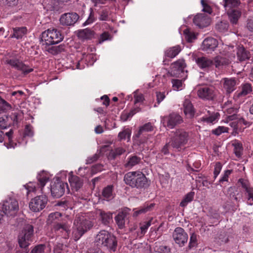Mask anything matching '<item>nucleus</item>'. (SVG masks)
I'll return each mask as SVG.
<instances>
[{
  "label": "nucleus",
  "instance_id": "f257e3e1",
  "mask_svg": "<svg viewBox=\"0 0 253 253\" xmlns=\"http://www.w3.org/2000/svg\"><path fill=\"white\" fill-rule=\"evenodd\" d=\"M94 243L98 247L106 248L113 252L116 251L118 245L116 237L105 230L101 231L96 236Z\"/></svg>",
  "mask_w": 253,
  "mask_h": 253
},
{
  "label": "nucleus",
  "instance_id": "f03ea898",
  "mask_svg": "<svg viewBox=\"0 0 253 253\" xmlns=\"http://www.w3.org/2000/svg\"><path fill=\"white\" fill-rule=\"evenodd\" d=\"M125 183L132 187L143 188L147 184L145 175L139 171H130L126 173L124 176Z\"/></svg>",
  "mask_w": 253,
  "mask_h": 253
},
{
  "label": "nucleus",
  "instance_id": "7ed1b4c3",
  "mask_svg": "<svg viewBox=\"0 0 253 253\" xmlns=\"http://www.w3.org/2000/svg\"><path fill=\"white\" fill-rule=\"evenodd\" d=\"M41 39L43 45H51L60 42L63 39V36L57 29L50 28L42 33Z\"/></svg>",
  "mask_w": 253,
  "mask_h": 253
},
{
  "label": "nucleus",
  "instance_id": "20e7f679",
  "mask_svg": "<svg viewBox=\"0 0 253 253\" xmlns=\"http://www.w3.org/2000/svg\"><path fill=\"white\" fill-rule=\"evenodd\" d=\"M34 227L32 225L27 224L23 228L22 232L18 237V243L21 249L16 252V253H28L27 249L29 245V241L33 235Z\"/></svg>",
  "mask_w": 253,
  "mask_h": 253
},
{
  "label": "nucleus",
  "instance_id": "39448f33",
  "mask_svg": "<svg viewBox=\"0 0 253 253\" xmlns=\"http://www.w3.org/2000/svg\"><path fill=\"white\" fill-rule=\"evenodd\" d=\"M2 211L5 215L13 217L16 215L19 207L18 201L14 198H8L0 203Z\"/></svg>",
  "mask_w": 253,
  "mask_h": 253
},
{
  "label": "nucleus",
  "instance_id": "423d86ee",
  "mask_svg": "<svg viewBox=\"0 0 253 253\" xmlns=\"http://www.w3.org/2000/svg\"><path fill=\"white\" fill-rule=\"evenodd\" d=\"M66 190L68 193L69 192L67 183L63 182L59 177H57L56 180L51 184V194L55 198L62 197L64 194Z\"/></svg>",
  "mask_w": 253,
  "mask_h": 253
},
{
  "label": "nucleus",
  "instance_id": "0eeeda50",
  "mask_svg": "<svg viewBox=\"0 0 253 253\" xmlns=\"http://www.w3.org/2000/svg\"><path fill=\"white\" fill-rule=\"evenodd\" d=\"M189 138V134L184 129H177L171 139V145L177 149L186 144Z\"/></svg>",
  "mask_w": 253,
  "mask_h": 253
},
{
  "label": "nucleus",
  "instance_id": "6e6552de",
  "mask_svg": "<svg viewBox=\"0 0 253 253\" xmlns=\"http://www.w3.org/2000/svg\"><path fill=\"white\" fill-rule=\"evenodd\" d=\"M47 202L48 198L45 195L38 196L31 200L29 208L32 211L38 212L45 207Z\"/></svg>",
  "mask_w": 253,
  "mask_h": 253
},
{
  "label": "nucleus",
  "instance_id": "1a4fd4ad",
  "mask_svg": "<svg viewBox=\"0 0 253 253\" xmlns=\"http://www.w3.org/2000/svg\"><path fill=\"white\" fill-rule=\"evenodd\" d=\"M181 117L175 113L161 117V123L169 128H173L175 126L182 122Z\"/></svg>",
  "mask_w": 253,
  "mask_h": 253
},
{
  "label": "nucleus",
  "instance_id": "9d476101",
  "mask_svg": "<svg viewBox=\"0 0 253 253\" xmlns=\"http://www.w3.org/2000/svg\"><path fill=\"white\" fill-rule=\"evenodd\" d=\"M5 63L11 67L21 71L24 74H27L33 71V69L24 64L16 59H7Z\"/></svg>",
  "mask_w": 253,
  "mask_h": 253
},
{
  "label": "nucleus",
  "instance_id": "9b49d317",
  "mask_svg": "<svg viewBox=\"0 0 253 253\" xmlns=\"http://www.w3.org/2000/svg\"><path fill=\"white\" fill-rule=\"evenodd\" d=\"M76 229L74 231L75 241H78L84 234L93 226L91 222H77Z\"/></svg>",
  "mask_w": 253,
  "mask_h": 253
},
{
  "label": "nucleus",
  "instance_id": "f8f14e48",
  "mask_svg": "<svg viewBox=\"0 0 253 253\" xmlns=\"http://www.w3.org/2000/svg\"><path fill=\"white\" fill-rule=\"evenodd\" d=\"M172 237L175 242L180 247H183L187 243L188 235L181 227H177L175 229Z\"/></svg>",
  "mask_w": 253,
  "mask_h": 253
},
{
  "label": "nucleus",
  "instance_id": "ddd939ff",
  "mask_svg": "<svg viewBox=\"0 0 253 253\" xmlns=\"http://www.w3.org/2000/svg\"><path fill=\"white\" fill-rule=\"evenodd\" d=\"M79 18V15L76 13H66L61 16L60 22L62 25L72 26L76 23Z\"/></svg>",
  "mask_w": 253,
  "mask_h": 253
},
{
  "label": "nucleus",
  "instance_id": "4468645a",
  "mask_svg": "<svg viewBox=\"0 0 253 253\" xmlns=\"http://www.w3.org/2000/svg\"><path fill=\"white\" fill-rule=\"evenodd\" d=\"M198 95L204 99L212 100L215 96V91L212 87H204L199 89Z\"/></svg>",
  "mask_w": 253,
  "mask_h": 253
},
{
  "label": "nucleus",
  "instance_id": "2eb2a0df",
  "mask_svg": "<svg viewBox=\"0 0 253 253\" xmlns=\"http://www.w3.org/2000/svg\"><path fill=\"white\" fill-rule=\"evenodd\" d=\"M218 45V42L213 38L205 39L202 42L201 48L208 52L213 51Z\"/></svg>",
  "mask_w": 253,
  "mask_h": 253
},
{
  "label": "nucleus",
  "instance_id": "dca6fc26",
  "mask_svg": "<svg viewBox=\"0 0 253 253\" xmlns=\"http://www.w3.org/2000/svg\"><path fill=\"white\" fill-rule=\"evenodd\" d=\"M194 23L200 28L207 27L210 24L211 19L205 14H197L193 19Z\"/></svg>",
  "mask_w": 253,
  "mask_h": 253
},
{
  "label": "nucleus",
  "instance_id": "f3484780",
  "mask_svg": "<svg viewBox=\"0 0 253 253\" xmlns=\"http://www.w3.org/2000/svg\"><path fill=\"white\" fill-rule=\"evenodd\" d=\"M72 173V171L70 173V175L68 179L69 182L72 190L77 191L82 187L83 181L78 176L73 175Z\"/></svg>",
  "mask_w": 253,
  "mask_h": 253
},
{
  "label": "nucleus",
  "instance_id": "a211bd4d",
  "mask_svg": "<svg viewBox=\"0 0 253 253\" xmlns=\"http://www.w3.org/2000/svg\"><path fill=\"white\" fill-rule=\"evenodd\" d=\"M183 112L188 118H192L195 114V110L192 104L188 99H185L183 103Z\"/></svg>",
  "mask_w": 253,
  "mask_h": 253
},
{
  "label": "nucleus",
  "instance_id": "6ab92c4d",
  "mask_svg": "<svg viewBox=\"0 0 253 253\" xmlns=\"http://www.w3.org/2000/svg\"><path fill=\"white\" fill-rule=\"evenodd\" d=\"M196 63L198 67L202 69H209L213 65V60L206 57L197 58L196 59Z\"/></svg>",
  "mask_w": 253,
  "mask_h": 253
},
{
  "label": "nucleus",
  "instance_id": "aec40b11",
  "mask_svg": "<svg viewBox=\"0 0 253 253\" xmlns=\"http://www.w3.org/2000/svg\"><path fill=\"white\" fill-rule=\"evenodd\" d=\"M236 81L234 79H224L223 88L226 90V92L230 93L233 91L235 89Z\"/></svg>",
  "mask_w": 253,
  "mask_h": 253
},
{
  "label": "nucleus",
  "instance_id": "412c9836",
  "mask_svg": "<svg viewBox=\"0 0 253 253\" xmlns=\"http://www.w3.org/2000/svg\"><path fill=\"white\" fill-rule=\"evenodd\" d=\"M219 114L217 112L209 114V116H205L201 118V121L208 124H213L219 119Z\"/></svg>",
  "mask_w": 253,
  "mask_h": 253
},
{
  "label": "nucleus",
  "instance_id": "4be33fe9",
  "mask_svg": "<svg viewBox=\"0 0 253 253\" xmlns=\"http://www.w3.org/2000/svg\"><path fill=\"white\" fill-rule=\"evenodd\" d=\"M227 14L230 22L233 24H236L241 17V12L238 10L231 9V10H228Z\"/></svg>",
  "mask_w": 253,
  "mask_h": 253
},
{
  "label": "nucleus",
  "instance_id": "5701e85b",
  "mask_svg": "<svg viewBox=\"0 0 253 253\" xmlns=\"http://www.w3.org/2000/svg\"><path fill=\"white\" fill-rule=\"evenodd\" d=\"M49 173L44 171H42L38 174L37 178L42 188L45 186L47 182L49 180ZM42 191L43 193L42 189Z\"/></svg>",
  "mask_w": 253,
  "mask_h": 253
},
{
  "label": "nucleus",
  "instance_id": "b1692460",
  "mask_svg": "<svg viewBox=\"0 0 253 253\" xmlns=\"http://www.w3.org/2000/svg\"><path fill=\"white\" fill-rule=\"evenodd\" d=\"M96 214L102 221H108L113 219V213L110 211L105 212L101 210H97L96 211Z\"/></svg>",
  "mask_w": 253,
  "mask_h": 253
},
{
  "label": "nucleus",
  "instance_id": "393cba45",
  "mask_svg": "<svg viewBox=\"0 0 253 253\" xmlns=\"http://www.w3.org/2000/svg\"><path fill=\"white\" fill-rule=\"evenodd\" d=\"M181 50V49L179 45L174 46L166 50L165 55L168 57L172 58L178 55Z\"/></svg>",
  "mask_w": 253,
  "mask_h": 253
},
{
  "label": "nucleus",
  "instance_id": "a878e982",
  "mask_svg": "<svg viewBox=\"0 0 253 253\" xmlns=\"http://www.w3.org/2000/svg\"><path fill=\"white\" fill-rule=\"evenodd\" d=\"M130 211V210L128 208H125L119 211L115 217L116 221H122L127 220Z\"/></svg>",
  "mask_w": 253,
  "mask_h": 253
},
{
  "label": "nucleus",
  "instance_id": "bb28decb",
  "mask_svg": "<svg viewBox=\"0 0 253 253\" xmlns=\"http://www.w3.org/2000/svg\"><path fill=\"white\" fill-rule=\"evenodd\" d=\"M222 122L229 124V125L234 129H237L238 126V120L236 116L229 115L223 120Z\"/></svg>",
  "mask_w": 253,
  "mask_h": 253
},
{
  "label": "nucleus",
  "instance_id": "cd10ccee",
  "mask_svg": "<svg viewBox=\"0 0 253 253\" xmlns=\"http://www.w3.org/2000/svg\"><path fill=\"white\" fill-rule=\"evenodd\" d=\"M13 34L11 36V38H15L17 39L22 38L27 32L26 27H18L13 28Z\"/></svg>",
  "mask_w": 253,
  "mask_h": 253
},
{
  "label": "nucleus",
  "instance_id": "c85d7f7f",
  "mask_svg": "<svg viewBox=\"0 0 253 253\" xmlns=\"http://www.w3.org/2000/svg\"><path fill=\"white\" fill-rule=\"evenodd\" d=\"M78 36L82 40L90 39L93 36V33L90 30L85 29L79 31Z\"/></svg>",
  "mask_w": 253,
  "mask_h": 253
},
{
  "label": "nucleus",
  "instance_id": "c756f323",
  "mask_svg": "<svg viewBox=\"0 0 253 253\" xmlns=\"http://www.w3.org/2000/svg\"><path fill=\"white\" fill-rule=\"evenodd\" d=\"M102 194L106 200L110 201L114 198L113 194V186L109 185L104 188L102 191Z\"/></svg>",
  "mask_w": 253,
  "mask_h": 253
},
{
  "label": "nucleus",
  "instance_id": "7c9ffc66",
  "mask_svg": "<svg viewBox=\"0 0 253 253\" xmlns=\"http://www.w3.org/2000/svg\"><path fill=\"white\" fill-rule=\"evenodd\" d=\"M140 111L139 108H134L129 112L124 111L121 116V120L124 121H126L127 120L130 119L135 114Z\"/></svg>",
  "mask_w": 253,
  "mask_h": 253
},
{
  "label": "nucleus",
  "instance_id": "2f4dec72",
  "mask_svg": "<svg viewBox=\"0 0 253 253\" xmlns=\"http://www.w3.org/2000/svg\"><path fill=\"white\" fill-rule=\"evenodd\" d=\"M194 196L195 193L194 192L191 191L188 193L180 202V206L182 207H186L189 203L193 201Z\"/></svg>",
  "mask_w": 253,
  "mask_h": 253
},
{
  "label": "nucleus",
  "instance_id": "473e14b6",
  "mask_svg": "<svg viewBox=\"0 0 253 253\" xmlns=\"http://www.w3.org/2000/svg\"><path fill=\"white\" fill-rule=\"evenodd\" d=\"M237 57L240 61H244L249 58V55L243 46H239L237 51Z\"/></svg>",
  "mask_w": 253,
  "mask_h": 253
},
{
  "label": "nucleus",
  "instance_id": "72a5a7b5",
  "mask_svg": "<svg viewBox=\"0 0 253 253\" xmlns=\"http://www.w3.org/2000/svg\"><path fill=\"white\" fill-rule=\"evenodd\" d=\"M182 80L173 79L171 80L172 87L173 89L176 91L181 90L184 87Z\"/></svg>",
  "mask_w": 253,
  "mask_h": 253
},
{
  "label": "nucleus",
  "instance_id": "f704fd0d",
  "mask_svg": "<svg viewBox=\"0 0 253 253\" xmlns=\"http://www.w3.org/2000/svg\"><path fill=\"white\" fill-rule=\"evenodd\" d=\"M126 150L122 147L116 148L115 150H112L109 154V158L114 159L117 156L123 154Z\"/></svg>",
  "mask_w": 253,
  "mask_h": 253
},
{
  "label": "nucleus",
  "instance_id": "c9c22d12",
  "mask_svg": "<svg viewBox=\"0 0 253 253\" xmlns=\"http://www.w3.org/2000/svg\"><path fill=\"white\" fill-rule=\"evenodd\" d=\"M252 91L251 85L249 84H245L242 86L241 91L238 93V97L245 96Z\"/></svg>",
  "mask_w": 253,
  "mask_h": 253
},
{
  "label": "nucleus",
  "instance_id": "e433bc0d",
  "mask_svg": "<svg viewBox=\"0 0 253 253\" xmlns=\"http://www.w3.org/2000/svg\"><path fill=\"white\" fill-rule=\"evenodd\" d=\"M245 197L248 205H253V187L245 191Z\"/></svg>",
  "mask_w": 253,
  "mask_h": 253
},
{
  "label": "nucleus",
  "instance_id": "4c0bfd02",
  "mask_svg": "<svg viewBox=\"0 0 253 253\" xmlns=\"http://www.w3.org/2000/svg\"><path fill=\"white\" fill-rule=\"evenodd\" d=\"M154 206V204L152 203L149 205L145 206L139 210L135 211L133 213V216H137L138 215L145 213L151 210Z\"/></svg>",
  "mask_w": 253,
  "mask_h": 253
},
{
  "label": "nucleus",
  "instance_id": "58836bf2",
  "mask_svg": "<svg viewBox=\"0 0 253 253\" xmlns=\"http://www.w3.org/2000/svg\"><path fill=\"white\" fill-rule=\"evenodd\" d=\"M183 34L187 41L189 42H192L196 38V35L193 32L186 28L183 31Z\"/></svg>",
  "mask_w": 253,
  "mask_h": 253
},
{
  "label": "nucleus",
  "instance_id": "ea45409f",
  "mask_svg": "<svg viewBox=\"0 0 253 253\" xmlns=\"http://www.w3.org/2000/svg\"><path fill=\"white\" fill-rule=\"evenodd\" d=\"M154 126L151 123H148L139 128L138 135H141L144 132H149L153 130Z\"/></svg>",
  "mask_w": 253,
  "mask_h": 253
},
{
  "label": "nucleus",
  "instance_id": "a19ab883",
  "mask_svg": "<svg viewBox=\"0 0 253 253\" xmlns=\"http://www.w3.org/2000/svg\"><path fill=\"white\" fill-rule=\"evenodd\" d=\"M11 125V122L9 121V117L5 116L0 118V129H4L9 127Z\"/></svg>",
  "mask_w": 253,
  "mask_h": 253
},
{
  "label": "nucleus",
  "instance_id": "79ce46f5",
  "mask_svg": "<svg viewBox=\"0 0 253 253\" xmlns=\"http://www.w3.org/2000/svg\"><path fill=\"white\" fill-rule=\"evenodd\" d=\"M130 135L131 131L129 129L127 128L120 132L118 134V137L120 140H125L126 139L129 140Z\"/></svg>",
  "mask_w": 253,
  "mask_h": 253
},
{
  "label": "nucleus",
  "instance_id": "37998d69",
  "mask_svg": "<svg viewBox=\"0 0 253 253\" xmlns=\"http://www.w3.org/2000/svg\"><path fill=\"white\" fill-rule=\"evenodd\" d=\"M140 159L136 156L130 157L126 164V167L132 168L139 163Z\"/></svg>",
  "mask_w": 253,
  "mask_h": 253
},
{
  "label": "nucleus",
  "instance_id": "c03bdc74",
  "mask_svg": "<svg viewBox=\"0 0 253 253\" xmlns=\"http://www.w3.org/2000/svg\"><path fill=\"white\" fill-rule=\"evenodd\" d=\"M11 106L0 96V110L5 112L10 110Z\"/></svg>",
  "mask_w": 253,
  "mask_h": 253
},
{
  "label": "nucleus",
  "instance_id": "a18cd8bd",
  "mask_svg": "<svg viewBox=\"0 0 253 253\" xmlns=\"http://www.w3.org/2000/svg\"><path fill=\"white\" fill-rule=\"evenodd\" d=\"M62 215L59 212H54L50 213L48 215V221H53L54 220H63L62 218Z\"/></svg>",
  "mask_w": 253,
  "mask_h": 253
},
{
  "label": "nucleus",
  "instance_id": "49530a36",
  "mask_svg": "<svg viewBox=\"0 0 253 253\" xmlns=\"http://www.w3.org/2000/svg\"><path fill=\"white\" fill-rule=\"evenodd\" d=\"M229 128L223 126H219L217 128L212 130V133L217 136L220 135L222 133L228 132Z\"/></svg>",
  "mask_w": 253,
  "mask_h": 253
},
{
  "label": "nucleus",
  "instance_id": "de8ad7c7",
  "mask_svg": "<svg viewBox=\"0 0 253 253\" xmlns=\"http://www.w3.org/2000/svg\"><path fill=\"white\" fill-rule=\"evenodd\" d=\"M55 231H60L61 232L65 231L67 234L70 232L69 227L65 224L58 223L54 227Z\"/></svg>",
  "mask_w": 253,
  "mask_h": 253
},
{
  "label": "nucleus",
  "instance_id": "09e8293b",
  "mask_svg": "<svg viewBox=\"0 0 253 253\" xmlns=\"http://www.w3.org/2000/svg\"><path fill=\"white\" fill-rule=\"evenodd\" d=\"M239 4L238 0H224V6L225 8H232L238 6Z\"/></svg>",
  "mask_w": 253,
  "mask_h": 253
},
{
  "label": "nucleus",
  "instance_id": "8fccbe9b",
  "mask_svg": "<svg viewBox=\"0 0 253 253\" xmlns=\"http://www.w3.org/2000/svg\"><path fill=\"white\" fill-rule=\"evenodd\" d=\"M216 240L220 244H225L228 241V236L225 232H221L217 236Z\"/></svg>",
  "mask_w": 253,
  "mask_h": 253
},
{
  "label": "nucleus",
  "instance_id": "3c124183",
  "mask_svg": "<svg viewBox=\"0 0 253 253\" xmlns=\"http://www.w3.org/2000/svg\"><path fill=\"white\" fill-rule=\"evenodd\" d=\"M134 98V104L142 103L144 100V96L143 94L139 93L138 90H136L133 93Z\"/></svg>",
  "mask_w": 253,
  "mask_h": 253
},
{
  "label": "nucleus",
  "instance_id": "603ef678",
  "mask_svg": "<svg viewBox=\"0 0 253 253\" xmlns=\"http://www.w3.org/2000/svg\"><path fill=\"white\" fill-rule=\"evenodd\" d=\"M89 11H90V13H89V15L88 17V18L83 24V25L84 26L89 25V24L92 23L95 21V17H94V12H93V9L92 8H90Z\"/></svg>",
  "mask_w": 253,
  "mask_h": 253
},
{
  "label": "nucleus",
  "instance_id": "864d4df0",
  "mask_svg": "<svg viewBox=\"0 0 253 253\" xmlns=\"http://www.w3.org/2000/svg\"><path fill=\"white\" fill-rule=\"evenodd\" d=\"M197 236L195 234L192 233L190 236V242L188 245V248L191 249L192 248L197 246Z\"/></svg>",
  "mask_w": 253,
  "mask_h": 253
},
{
  "label": "nucleus",
  "instance_id": "5fc2aeb1",
  "mask_svg": "<svg viewBox=\"0 0 253 253\" xmlns=\"http://www.w3.org/2000/svg\"><path fill=\"white\" fill-rule=\"evenodd\" d=\"M238 183H240L242 187L244 189L245 191L253 187L251 186L250 183L248 180L243 178L239 179Z\"/></svg>",
  "mask_w": 253,
  "mask_h": 253
},
{
  "label": "nucleus",
  "instance_id": "6e6d98bb",
  "mask_svg": "<svg viewBox=\"0 0 253 253\" xmlns=\"http://www.w3.org/2000/svg\"><path fill=\"white\" fill-rule=\"evenodd\" d=\"M45 246L44 245L40 244L36 246L31 251V253H44Z\"/></svg>",
  "mask_w": 253,
  "mask_h": 253
},
{
  "label": "nucleus",
  "instance_id": "4d7b16f0",
  "mask_svg": "<svg viewBox=\"0 0 253 253\" xmlns=\"http://www.w3.org/2000/svg\"><path fill=\"white\" fill-rule=\"evenodd\" d=\"M157 251L159 253H171L170 248L165 245H161L158 247Z\"/></svg>",
  "mask_w": 253,
  "mask_h": 253
},
{
  "label": "nucleus",
  "instance_id": "13d9d810",
  "mask_svg": "<svg viewBox=\"0 0 253 253\" xmlns=\"http://www.w3.org/2000/svg\"><path fill=\"white\" fill-rule=\"evenodd\" d=\"M111 40L110 35L108 32H104L100 35L98 40V42L100 44L107 40Z\"/></svg>",
  "mask_w": 253,
  "mask_h": 253
},
{
  "label": "nucleus",
  "instance_id": "bf43d9fd",
  "mask_svg": "<svg viewBox=\"0 0 253 253\" xmlns=\"http://www.w3.org/2000/svg\"><path fill=\"white\" fill-rule=\"evenodd\" d=\"M25 188L27 190V194L30 192H35L37 189L36 184L33 182H30L26 185H25Z\"/></svg>",
  "mask_w": 253,
  "mask_h": 253
},
{
  "label": "nucleus",
  "instance_id": "052dcab7",
  "mask_svg": "<svg viewBox=\"0 0 253 253\" xmlns=\"http://www.w3.org/2000/svg\"><path fill=\"white\" fill-rule=\"evenodd\" d=\"M109 11L103 10L99 14V19L101 21H107L109 19Z\"/></svg>",
  "mask_w": 253,
  "mask_h": 253
},
{
  "label": "nucleus",
  "instance_id": "680f3d73",
  "mask_svg": "<svg viewBox=\"0 0 253 253\" xmlns=\"http://www.w3.org/2000/svg\"><path fill=\"white\" fill-rule=\"evenodd\" d=\"M206 0H201V2L203 6V11L209 14L211 13L212 9L211 7L206 3Z\"/></svg>",
  "mask_w": 253,
  "mask_h": 253
},
{
  "label": "nucleus",
  "instance_id": "e2e57ef3",
  "mask_svg": "<svg viewBox=\"0 0 253 253\" xmlns=\"http://www.w3.org/2000/svg\"><path fill=\"white\" fill-rule=\"evenodd\" d=\"M238 106L236 105H234L225 111V113H227V116L229 115H235L236 116V113H237L238 110Z\"/></svg>",
  "mask_w": 253,
  "mask_h": 253
},
{
  "label": "nucleus",
  "instance_id": "0e129e2a",
  "mask_svg": "<svg viewBox=\"0 0 253 253\" xmlns=\"http://www.w3.org/2000/svg\"><path fill=\"white\" fill-rule=\"evenodd\" d=\"M157 101L158 104L160 103L166 97L165 92L157 91L156 93Z\"/></svg>",
  "mask_w": 253,
  "mask_h": 253
},
{
  "label": "nucleus",
  "instance_id": "69168bd1",
  "mask_svg": "<svg viewBox=\"0 0 253 253\" xmlns=\"http://www.w3.org/2000/svg\"><path fill=\"white\" fill-rule=\"evenodd\" d=\"M174 67L182 70L185 67V62L183 60H179L174 63Z\"/></svg>",
  "mask_w": 253,
  "mask_h": 253
},
{
  "label": "nucleus",
  "instance_id": "338daca9",
  "mask_svg": "<svg viewBox=\"0 0 253 253\" xmlns=\"http://www.w3.org/2000/svg\"><path fill=\"white\" fill-rule=\"evenodd\" d=\"M64 247L65 246L63 244L57 243L54 247L53 252L54 253H61Z\"/></svg>",
  "mask_w": 253,
  "mask_h": 253
},
{
  "label": "nucleus",
  "instance_id": "774afa93",
  "mask_svg": "<svg viewBox=\"0 0 253 253\" xmlns=\"http://www.w3.org/2000/svg\"><path fill=\"white\" fill-rule=\"evenodd\" d=\"M214 61L216 67H218L225 63L224 59L220 56H216L215 57Z\"/></svg>",
  "mask_w": 253,
  "mask_h": 253
}]
</instances>
